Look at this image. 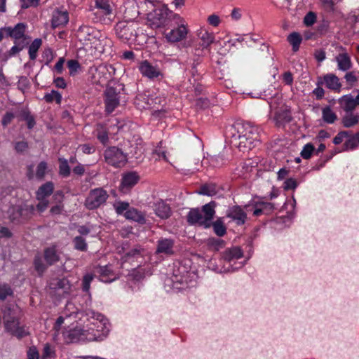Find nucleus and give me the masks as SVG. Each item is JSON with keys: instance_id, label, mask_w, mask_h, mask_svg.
I'll return each instance as SVG.
<instances>
[{"instance_id": "61", "label": "nucleus", "mask_w": 359, "mask_h": 359, "mask_svg": "<svg viewBox=\"0 0 359 359\" xmlns=\"http://www.w3.org/2000/svg\"><path fill=\"white\" fill-rule=\"evenodd\" d=\"M140 250L138 248H134L131 250L128 251L125 256L123 257L124 261L127 262L129 261L131 257H137L140 255Z\"/></svg>"}, {"instance_id": "25", "label": "nucleus", "mask_w": 359, "mask_h": 359, "mask_svg": "<svg viewBox=\"0 0 359 359\" xmlns=\"http://www.w3.org/2000/svg\"><path fill=\"white\" fill-rule=\"evenodd\" d=\"M335 60L337 63V67L339 70L346 72L352 67L351 57L347 53H341L338 54Z\"/></svg>"}, {"instance_id": "60", "label": "nucleus", "mask_w": 359, "mask_h": 359, "mask_svg": "<svg viewBox=\"0 0 359 359\" xmlns=\"http://www.w3.org/2000/svg\"><path fill=\"white\" fill-rule=\"evenodd\" d=\"M348 137V133L346 131H342L339 133L333 139V143L334 144H339L343 142L344 138Z\"/></svg>"}, {"instance_id": "39", "label": "nucleus", "mask_w": 359, "mask_h": 359, "mask_svg": "<svg viewBox=\"0 0 359 359\" xmlns=\"http://www.w3.org/2000/svg\"><path fill=\"white\" fill-rule=\"evenodd\" d=\"M287 41L292 46V50L297 51L299 50L302 38L299 33L292 32L287 36Z\"/></svg>"}, {"instance_id": "62", "label": "nucleus", "mask_w": 359, "mask_h": 359, "mask_svg": "<svg viewBox=\"0 0 359 359\" xmlns=\"http://www.w3.org/2000/svg\"><path fill=\"white\" fill-rule=\"evenodd\" d=\"M258 203L265 214H269L273 209V205L271 203L258 202Z\"/></svg>"}, {"instance_id": "24", "label": "nucleus", "mask_w": 359, "mask_h": 359, "mask_svg": "<svg viewBox=\"0 0 359 359\" xmlns=\"http://www.w3.org/2000/svg\"><path fill=\"white\" fill-rule=\"evenodd\" d=\"M116 35L123 41H129L133 36V29L122 22L118 23L115 28Z\"/></svg>"}, {"instance_id": "59", "label": "nucleus", "mask_w": 359, "mask_h": 359, "mask_svg": "<svg viewBox=\"0 0 359 359\" xmlns=\"http://www.w3.org/2000/svg\"><path fill=\"white\" fill-rule=\"evenodd\" d=\"M28 149V144L25 141H19L15 143V149L17 152L22 153Z\"/></svg>"}, {"instance_id": "36", "label": "nucleus", "mask_w": 359, "mask_h": 359, "mask_svg": "<svg viewBox=\"0 0 359 359\" xmlns=\"http://www.w3.org/2000/svg\"><path fill=\"white\" fill-rule=\"evenodd\" d=\"M341 104L346 113H353L352 111L356 107L355 102L351 96H344L341 100Z\"/></svg>"}, {"instance_id": "52", "label": "nucleus", "mask_w": 359, "mask_h": 359, "mask_svg": "<svg viewBox=\"0 0 359 359\" xmlns=\"http://www.w3.org/2000/svg\"><path fill=\"white\" fill-rule=\"evenodd\" d=\"M208 23L212 27H218L221 23V19L217 14H211L207 18Z\"/></svg>"}, {"instance_id": "38", "label": "nucleus", "mask_w": 359, "mask_h": 359, "mask_svg": "<svg viewBox=\"0 0 359 359\" xmlns=\"http://www.w3.org/2000/svg\"><path fill=\"white\" fill-rule=\"evenodd\" d=\"M291 118L290 111L286 109L276 113V120L278 126L290 122Z\"/></svg>"}, {"instance_id": "16", "label": "nucleus", "mask_w": 359, "mask_h": 359, "mask_svg": "<svg viewBox=\"0 0 359 359\" xmlns=\"http://www.w3.org/2000/svg\"><path fill=\"white\" fill-rule=\"evenodd\" d=\"M139 70L144 76L150 79H157L162 76L161 69L156 65H153L147 60L140 62Z\"/></svg>"}, {"instance_id": "35", "label": "nucleus", "mask_w": 359, "mask_h": 359, "mask_svg": "<svg viewBox=\"0 0 359 359\" xmlns=\"http://www.w3.org/2000/svg\"><path fill=\"white\" fill-rule=\"evenodd\" d=\"M44 257L47 263L50 265L59 260V255L54 247L48 248L45 250Z\"/></svg>"}, {"instance_id": "11", "label": "nucleus", "mask_w": 359, "mask_h": 359, "mask_svg": "<svg viewBox=\"0 0 359 359\" xmlns=\"http://www.w3.org/2000/svg\"><path fill=\"white\" fill-rule=\"evenodd\" d=\"M175 19L177 20V27L165 34L166 39L170 42L180 41L184 39L187 34V28L184 20L180 17Z\"/></svg>"}, {"instance_id": "17", "label": "nucleus", "mask_w": 359, "mask_h": 359, "mask_svg": "<svg viewBox=\"0 0 359 359\" xmlns=\"http://www.w3.org/2000/svg\"><path fill=\"white\" fill-rule=\"evenodd\" d=\"M97 35H100V32L95 28L89 26L80 27L77 31V37L86 46H88Z\"/></svg>"}, {"instance_id": "8", "label": "nucleus", "mask_w": 359, "mask_h": 359, "mask_svg": "<svg viewBox=\"0 0 359 359\" xmlns=\"http://www.w3.org/2000/svg\"><path fill=\"white\" fill-rule=\"evenodd\" d=\"M104 156L106 163L115 168L123 167L127 162V155L116 147L107 149Z\"/></svg>"}, {"instance_id": "57", "label": "nucleus", "mask_w": 359, "mask_h": 359, "mask_svg": "<svg viewBox=\"0 0 359 359\" xmlns=\"http://www.w3.org/2000/svg\"><path fill=\"white\" fill-rule=\"evenodd\" d=\"M316 20V16L313 12H309L307 13L304 19V22L307 26L313 25Z\"/></svg>"}, {"instance_id": "53", "label": "nucleus", "mask_w": 359, "mask_h": 359, "mask_svg": "<svg viewBox=\"0 0 359 359\" xmlns=\"http://www.w3.org/2000/svg\"><path fill=\"white\" fill-rule=\"evenodd\" d=\"M47 169V165L45 162H41L36 168V177L41 179L44 177Z\"/></svg>"}, {"instance_id": "27", "label": "nucleus", "mask_w": 359, "mask_h": 359, "mask_svg": "<svg viewBox=\"0 0 359 359\" xmlns=\"http://www.w3.org/2000/svg\"><path fill=\"white\" fill-rule=\"evenodd\" d=\"M69 21L67 11H55L53 14L52 26L53 28L65 25Z\"/></svg>"}, {"instance_id": "1", "label": "nucleus", "mask_w": 359, "mask_h": 359, "mask_svg": "<svg viewBox=\"0 0 359 359\" xmlns=\"http://www.w3.org/2000/svg\"><path fill=\"white\" fill-rule=\"evenodd\" d=\"M231 142L245 152L252 149L259 141V129L250 123L236 122L231 128Z\"/></svg>"}, {"instance_id": "20", "label": "nucleus", "mask_w": 359, "mask_h": 359, "mask_svg": "<svg viewBox=\"0 0 359 359\" xmlns=\"http://www.w3.org/2000/svg\"><path fill=\"white\" fill-rule=\"evenodd\" d=\"M197 36L200 40L201 46L203 48H208L215 41V34L206 29L201 27L197 32Z\"/></svg>"}, {"instance_id": "14", "label": "nucleus", "mask_w": 359, "mask_h": 359, "mask_svg": "<svg viewBox=\"0 0 359 359\" xmlns=\"http://www.w3.org/2000/svg\"><path fill=\"white\" fill-rule=\"evenodd\" d=\"M147 4V0H130L126 3V18L131 20L135 19L140 13V9Z\"/></svg>"}, {"instance_id": "31", "label": "nucleus", "mask_w": 359, "mask_h": 359, "mask_svg": "<svg viewBox=\"0 0 359 359\" xmlns=\"http://www.w3.org/2000/svg\"><path fill=\"white\" fill-rule=\"evenodd\" d=\"M125 217L128 219H131L139 223H144L145 218L143 215L135 208L128 210L125 212Z\"/></svg>"}, {"instance_id": "19", "label": "nucleus", "mask_w": 359, "mask_h": 359, "mask_svg": "<svg viewBox=\"0 0 359 359\" xmlns=\"http://www.w3.org/2000/svg\"><path fill=\"white\" fill-rule=\"evenodd\" d=\"M88 45L95 50V54H101L104 52L106 46L111 45V41L100 33Z\"/></svg>"}, {"instance_id": "44", "label": "nucleus", "mask_w": 359, "mask_h": 359, "mask_svg": "<svg viewBox=\"0 0 359 359\" xmlns=\"http://www.w3.org/2000/svg\"><path fill=\"white\" fill-rule=\"evenodd\" d=\"M215 233L218 236H223L226 233V228L220 219L212 224Z\"/></svg>"}, {"instance_id": "22", "label": "nucleus", "mask_w": 359, "mask_h": 359, "mask_svg": "<svg viewBox=\"0 0 359 359\" xmlns=\"http://www.w3.org/2000/svg\"><path fill=\"white\" fill-rule=\"evenodd\" d=\"M95 272L100 274V280L104 283H111L117 278L110 266H98Z\"/></svg>"}, {"instance_id": "15", "label": "nucleus", "mask_w": 359, "mask_h": 359, "mask_svg": "<svg viewBox=\"0 0 359 359\" xmlns=\"http://www.w3.org/2000/svg\"><path fill=\"white\" fill-rule=\"evenodd\" d=\"M63 339L67 343H73L79 341H86L83 327L81 325H76L72 327L65 329L62 332Z\"/></svg>"}, {"instance_id": "18", "label": "nucleus", "mask_w": 359, "mask_h": 359, "mask_svg": "<svg viewBox=\"0 0 359 359\" xmlns=\"http://www.w3.org/2000/svg\"><path fill=\"white\" fill-rule=\"evenodd\" d=\"M25 29L26 25L24 23H18L13 28L11 27H4L6 36H10L15 40H25Z\"/></svg>"}, {"instance_id": "54", "label": "nucleus", "mask_w": 359, "mask_h": 359, "mask_svg": "<svg viewBox=\"0 0 359 359\" xmlns=\"http://www.w3.org/2000/svg\"><path fill=\"white\" fill-rule=\"evenodd\" d=\"M107 72H108V70L104 66L99 67L98 68L96 69V73L99 76L102 75V76H103V78L100 76L98 82L102 83V82L107 81L109 79V77L105 76L107 74Z\"/></svg>"}, {"instance_id": "6", "label": "nucleus", "mask_w": 359, "mask_h": 359, "mask_svg": "<svg viewBox=\"0 0 359 359\" xmlns=\"http://www.w3.org/2000/svg\"><path fill=\"white\" fill-rule=\"evenodd\" d=\"M34 210L33 205L26 204L11 206L5 211L4 217L8 219L11 222L18 224L27 219Z\"/></svg>"}, {"instance_id": "64", "label": "nucleus", "mask_w": 359, "mask_h": 359, "mask_svg": "<svg viewBox=\"0 0 359 359\" xmlns=\"http://www.w3.org/2000/svg\"><path fill=\"white\" fill-rule=\"evenodd\" d=\"M297 187V183L292 178L287 179L284 183V189L286 190L294 189Z\"/></svg>"}, {"instance_id": "56", "label": "nucleus", "mask_w": 359, "mask_h": 359, "mask_svg": "<svg viewBox=\"0 0 359 359\" xmlns=\"http://www.w3.org/2000/svg\"><path fill=\"white\" fill-rule=\"evenodd\" d=\"M67 67L69 69V73L71 75L74 74L78 69L79 68L80 65L78 61L74 60H71L67 62Z\"/></svg>"}, {"instance_id": "4", "label": "nucleus", "mask_w": 359, "mask_h": 359, "mask_svg": "<svg viewBox=\"0 0 359 359\" xmlns=\"http://www.w3.org/2000/svg\"><path fill=\"white\" fill-rule=\"evenodd\" d=\"M215 203H209L203 206L202 210L198 209H192L187 215V221L191 224H198L205 228L211 226L212 220L214 217Z\"/></svg>"}, {"instance_id": "47", "label": "nucleus", "mask_w": 359, "mask_h": 359, "mask_svg": "<svg viewBox=\"0 0 359 359\" xmlns=\"http://www.w3.org/2000/svg\"><path fill=\"white\" fill-rule=\"evenodd\" d=\"M314 151V147L312 144H306L301 151V156L304 159H309Z\"/></svg>"}, {"instance_id": "26", "label": "nucleus", "mask_w": 359, "mask_h": 359, "mask_svg": "<svg viewBox=\"0 0 359 359\" xmlns=\"http://www.w3.org/2000/svg\"><path fill=\"white\" fill-rule=\"evenodd\" d=\"M173 246L174 242L172 240L168 238H161L158 241L156 252L168 255H172Z\"/></svg>"}, {"instance_id": "9", "label": "nucleus", "mask_w": 359, "mask_h": 359, "mask_svg": "<svg viewBox=\"0 0 359 359\" xmlns=\"http://www.w3.org/2000/svg\"><path fill=\"white\" fill-rule=\"evenodd\" d=\"M108 196L107 192L102 188L94 189L86 198L85 205L89 210L97 208L106 202Z\"/></svg>"}, {"instance_id": "45", "label": "nucleus", "mask_w": 359, "mask_h": 359, "mask_svg": "<svg viewBox=\"0 0 359 359\" xmlns=\"http://www.w3.org/2000/svg\"><path fill=\"white\" fill-rule=\"evenodd\" d=\"M59 172L63 177H68L70 174V168L67 161L64 158H60Z\"/></svg>"}, {"instance_id": "42", "label": "nucleus", "mask_w": 359, "mask_h": 359, "mask_svg": "<svg viewBox=\"0 0 359 359\" xmlns=\"http://www.w3.org/2000/svg\"><path fill=\"white\" fill-rule=\"evenodd\" d=\"M42 41L40 39H36L31 43L29 48V55L31 60H34L36 57V53L39 48L41 47Z\"/></svg>"}, {"instance_id": "55", "label": "nucleus", "mask_w": 359, "mask_h": 359, "mask_svg": "<svg viewBox=\"0 0 359 359\" xmlns=\"http://www.w3.org/2000/svg\"><path fill=\"white\" fill-rule=\"evenodd\" d=\"M15 114L13 112H6L2 118L1 123L3 126L6 127L9 125L15 118Z\"/></svg>"}, {"instance_id": "51", "label": "nucleus", "mask_w": 359, "mask_h": 359, "mask_svg": "<svg viewBox=\"0 0 359 359\" xmlns=\"http://www.w3.org/2000/svg\"><path fill=\"white\" fill-rule=\"evenodd\" d=\"M94 278V276L90 273H88L83 276L82 285L83 290L85 292H88L90 289V283Z\"/></svg>"}, {"instance_id": "21", "label": "nucleus", "mask_w": 359, "mask_h": 359, "mask_svg": "<svg viewBox=\"0 0 359 359\" xmlns=\"http://www.w3.org/2000/svg\"><path fill=\"white\" fill-rule=\"evenodd\" d=\"M226 216L236 221L238 224L245 223L247 215L240 206H233L227 211Z\"/></svg>"}, {"instance_id": "40", "label": "nucleus", "mask_w": 359, "mask_h": 359, "mask_svg": "<svg viewBox=\"0 0 359 359\" xmlns=\"http://www.w3.org/2000/svg\"><path fill=\"white\" fill-rule=\"evenodd\" d=\"M359 146V132L355 135L349 137V138L345 142L344 147L345 150H353L356 149Z\"/></svg>"}, {"instance_id": "5", "label": "nucleus", "mask_w": 359, "mask_h": 359, "mask_svg": "<svg viewBox=\"0 0 359 359\" xmlns=\"http://www.w3.org/2000/svg\"><path fill=\"white\" fill-rule=\"evenodd\" d=\"M173 18H180L178 15L174 14L166 6L154 9L147 15V24L152 29H156L168 25V20Z\"/></svg>"}, {"instance_id": "43", "label": "nucleus", "mask_w": 359, "mask_h": 359, "mask_svg": "<svg viewBox=\"0 0 359 359\" xmlns=\"http://www.w3.org/2000/svg\"><path fill=\"white\" fill-rule=\"evenodd\" d=\"M44 100L48 103L55 101L57 104H60L62 95L57 91L52 90L50 93H46L44 95Z\"/></svg>"}, {"instance_id": "46", "label": "nucleus", "mask_w": 359, "mask_h": 359, "mask_svg": "<svg viewBox=\"0 0 359 359\" xmlns=\"http://www.w3.org/2000/svg\"><path fill=\"white\" fill-rule=\"evenodd\" d=\"M73 242L76 250L80 251H86L87 250V243L82 236H76Z\"/></svg>"}, {"instance_id": "41", "label": "nucleus", "mask_w": 359, "mask_h": 359, "mask_svg": "<svg viewBox=\"0 0 359 359\" xmlns=\"http://www.w3.org/2000/svg\"><path fill=\"white\" fill-rule=\"evenodd\" d=\"M54 197L56 200H58V203L53 206L50 211L53 215H60L63 210V205L62 204L63 195L60 192H57L54 195Z\"/></svg>"}, {"instance_id": "32", "label": "nucleus", "mask_w": 359, "mask_h": 359, "mask_svg": "<svg viewBox=\"0 0 359 359\" xmlns=\"http://www.w3.org/2000/svg\"><path fill=\"white\" fill-rule=\"evenodd\" d=\"M322 118L325 123L332 124L337 119V116L330 107H325L322 109Z\"/></svg>"}, {"instance_id": "10", "label": "nucleus", "mask_w": 359, "mask_h": 359, "mask_svg": "<svg viewBox=\"0 0 359 359\" xmlns=\"http://www.w3.org/2000/svg\"><path fill=\"white\" fill-rule=\"evenodd\" d=\"M140 180V177L137 172L129 171L123 173L119 190L123 194L128 193L138 183Z\"/></svg>"}, {"instance_id": "63", "label": "nucleus", "mask_w": 359, "mask_h": 359, "mask_svg": "<svg viewBox=\"0 0 359 359\" xmlns=\"http://www.w3.org/2000/svg\"><path fill=\"white\" fill-rule=\"evenodd\" d=\"M39 354L35 346H32L27 351V359H39Z\"/></svg>"}, {"instance_id": "28", "label": "nucleus", "mask_w": 359, "mask_h": 359, "mask_svg": "<svg viewBox=\"0 0 359 359\" xmlns=\"http://www.w3.org/2000/svg\"><path fill=\"white\" fill-rule=\"evenodd\" d=\"M325 86L333 90H339L341 86L339 78L334 74H327L323 76Z\"/></svg>"}, {"instance_id": "12", "label": "nucleus", "mask_w": 359, "mask_h": 359, "mask_svg": "<svg viewBox=\"0 0 359 359\" xmlns=\"http://www.w3.org/2000/svg\"><path fill=\"white\" fill-rule=\"evenodd\" d=\"M49 287L58 294H69L74 290V286L65 278L53 279L49 283Z\"/></svg>"}, {"instance_id": "7", "label": "nucleus", "mask_w": 359, "mask_h": 359, "mask_svg": "<svg viewBox=\"0 0 359 359\" xmlns=\"http://www.w3.org/2000/svg\"><path fill=\"white\" fill-rule=\"evenodd\" d=\"M96 22H101L104 24L110 23L112 21V8L107 0H95L93 11Z\"/></svg>"}, {"instance_id": "50", "label": "nucleus", "mask_w": 359, "mask_h": 359, "mask_svg": "<svg viewBox=\"0 0 359 359\" xmlns=\"http://www.w3.org/2000/svg\"><path fill=\"white\" fill-rule=\"evenodd\" d=\"M12 294L13 291L8 285H3L0 286V299L4 300Z\"/></svg>"}, {"instance_id": "3", "label": "nucleus", "mask_w": 359, "mask_h": 359, "mask_svg": "<svg viewBox=\"0 0 359 359\" xmlns=\"http://www.w3.org/2000/svg\"><path fill=\"white\" fill-rule=\"evenodd\" d=\"M20 315L21 309L16 304H11L4 310L6 329L18 338H22L29 334L27 329L20 325L18 319Z\"/></svg>"}, {"instance_id": "49", "label": "nucleus", "mask_w": 359, "mask_h": 359, "mask_svg": "<svg viewBox=\"0 0 359 359\" xmlns=\"http://www.w3.org/2000/svg\"><path fill=\"white\" fill-rule=\"evenodd\" d=\"M55 355L53 348L49 344H46L43 347L41 359H50Z\"/></svg>"}, {"instance_id": "29", "label": "nucleus", "mask_w": 359, "mask_h": 359, "mask_svg": "<svg viewBox=\"0 0 359 359\" xmlns=\"http://www.w3.org/2000/svg\"><path fill=\"white\" fill-rule=\"evenodd\" d=\"M54 187L52 182H47L39 187L36 192L37 199H45L49 196L53 191Z\"/></svg>"}, {"instance_id": "37", "label": "nucleus", "mask_w": 359, "mask_h": 359, "mask_svg": "<svg viewBox=\"0 0 359 359\" xmlns=\"http://www.w3.org/2000/svg\"><path fill=\"white\" fill-rule=\"evenodd\" d=\"M95 135L99 141L103 144H106L108 142V132L104 126L98 124L95 129Z\"/></svg>"}, {"instance_id": "13", "label": "nucleus", "mask_w": 359, "mask_h": 359, "mask_svg": "<svg viewBox=\"0 0 359 359\" xmlns=\"http://www.w3.org/2000/svg\"><path fill=\"white\" fill-rule=\"evenodd\" d=\"M119 96L116 89L108 87L104 91V103L107 113H111L119 104Z\"/></svg>"}, {"instance_id": "33", "label": "nucleus", "mask_w": 359, "mask_h": 359, "mask_svg": "<svg viewBox=\"0 0 359 359\" xmlns=\"http://www.w3.org/2000/svg\"><path fill=\"white\" fill-rule=\"evenodd\" d=\"M243 254L239 247H234L227 250L225 252V259L231 262L234 259H240L243 257Z\"/></svg>"}, {"instance_id": "58", "label": "nucleus", "mask_w": 359, "mask_h": 359, "mask_svg": "<svg viewBox=\"0 0 359 359\" xmlns=\"http://www.w3.org/2000/svg\"><path fill=\"white\" fill-rule=\"evenodd\" d=\"M78 309L75 307L74 304L72 302H68L65 307V315L67 316H72L74 314H77Z\"/></svg>"}, {"instance_id": "2", "label": "nucleus", "mask_w": 359, "mask_h": 359, "mask_svg": "<svg viewBox=\"0 0 359 359\" xmlns=\"http://www.w3.org/2000/svg\"><path fill=\"white\" fill-rule=\"evenodd\" d=\"M87 323L82 326L86 341H102L109 332L108 320L101 313L93 310L86 311Z\"/></svg>"}, {"instance_id": "48", "label": "nucleus", "mask_w": 359, "mask_h": 359, "mask_svg": "<svg viewBox=\"0 0 359 359\" xmlns=\"http://www.w3.org/2000/svg\"><path fill=\"white\" fill-rule=\"evenodd\" d=\"M114 207L116 210V212L118 214L121 215L125 211L128 210V207H129V203L128 202H125V201H116L114 204Z\"/></svg>"}, {"instance_id": "23", "label": "nucleus", "mask_w": 359, "mask_h": 359, "mask_svg": "<svg viewBox=\"0 0 359 359\" xmlns=\"http://www.w3.org/2000/svg\"><path fill=\"white\" fill-rule=\"evenodd\" d=\"M154 210L156 215L161 219H168L171 215V209L169 205L163 201H158L154 203Z\"/></svg>"}, {"instance_id": "30", "label": "nucleus", "mask_w": 359, "mask_h": 359, "mask_svg": "<svg viewBox=\"0 0 359 359\" xmlns=\"http://www.w3.org/2000/svg\"><path fill=\"white\" fill-rule=\"evenodd\" d=\"M359 121V114L346 113L342 118L341 122L345 128H351Z\"/></svg>"}, {"instance_id": "34", "label": "nucleus", "mask_w": 359, "mask_h": 359, "mask_svg": "<svg viewBox=\"0 0 359 359\" xmlns=\"http://www.w3.org/2000/svg\"><path fill=\"white\" fill-rule=\"evenodd\" d=\"M219 187H217L215 184H207L205 185H203L199 191L198 194L202 195H207L209 196H213L216 195L219 191Z\"/></svg>"}]
</instances>
